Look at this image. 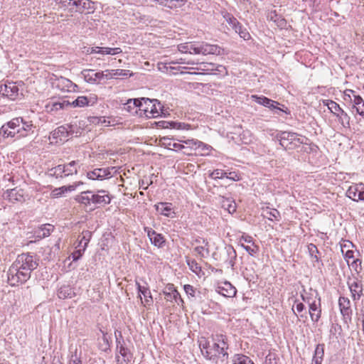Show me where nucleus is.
Returning a JSON list of instances; mask_svg holds the SVG:
<instances>
[{
  "label": "nucleus",
  "instance_id": "obj_25",
  "mask_svg": "<svg viewBox=\"0 0 364 364\" xmlns=\"http://www.w3.org/2000/svg\"><path fill=\"white\" fill-rule=\"evenodd\" d=\"M58 87L63 92H75L77 85L69 79L60 77L58 80Z\"/></svg>",
  "mask_w": 364,
  "mask_h": 364
},
{
  "label": "nucleus",
  "instance_id": "obj_41",
  "mask_svg": "<svg viewBox=\"0 0 364 364\" xmlns=\"http://www.w3.org/2000/svg\"><path fill=\"white\" fill-rule=\"evenodd\" d=\"M225 253L228 257V259L225 261L228 265L232 267L235 265V259H236L237 254L235 250L232 246H228L225 248Z\"/></svg>",
  "mask_w": 364,
  "mask_h": 364
},
{
  "label": "nucleus",
  "instance_id": "obj_52",
  "mask_svg": "<svg viewBox=\"0 0 364 364\" xmlns=\"http://www.w3.org/2000/svg\"><path fill=\"white\" fill-rule=\"evenodd\" d=\"M100 180L112 177V173L109 168H97Z\"/></svg>",
  "mask_w": 364,
  "mask_h": 364
},
{
  "label": "nucleus",
  "instance_id": "obj_8",
  "mask_svg": "<svg viewBox=\"0 0 364 364\" xmlns=\"http://www.w3.org/2000/svg\"><path fill=\"white\" fill-rule=\"evenodd\" d=\"M348 286L351 293L353 300H359L363 294L362 277L360 275L353 274L352 277L348 278Z\"/></svg>",
  "mask_w": 364,
  "mask_h": 364
},
{
  "label": "nucleus",
  "instance_id": "obj_39",
  "mask_svg": "<svg viewBox=\"0 0 364 364\" xmlns=\"http://www.w3.org/2000/svg\"><path fill=\"white\" fill-rule=\"evenodd\" d=\"M122 52L120 48H109L97 46V53L101 55H114Z\"/></svg>",
  "mask_w": 364,
  "mask_h": 364
},
{
  "label": "nucleus",
  "instance_id": "obj_30",
  "mask_svg": "<svg viewBox=\"0 0 364 364\" xmlns=\"http://www.w3.org/2000/svg\"><path fill=\"white\" fill-rule=\"evenodd\" d=\"M147 235L151 244L156 247H161L165 242V240L162 235L157 233L154 230H149L147 231Z\"/></svg>",
  "mask_w": 364,
  "mask_h": 364
},
{
  "label": "nucleus",
  "instance_id": "obj_46",
  "mask_svg": "<svg viewBox=\"0 0 364 364\" xmlns=\"http://www.w3.org/2000/svg\"><path fill=\"white\" fill-rule=\"evenodd\" d=\"M252 99L257 104L263 105L266 107L272 103L271 99H269L264 96L252 95Z\"/></svg>",
  "mask_w": 364,
  "mask_h": 364
},
{
  "label": "nucleus",
  "instance_id": "obj_44",
  "mask_svg": "<svg viewBox=\"0 0 364 364\" xmlns=\"http://www.w3.org/2000/svg\"><path fill=\"white\" fill-rule=\"evenodd\" d=\"M232 362V364H254L249 357L242 354L235 355Z\"/></svg>",
  "mask_w": 364,
  "mask_h": 364
},
{
  "label": "nucleus",
  "instance_id": "obj_12",
  "mask_svg": "<svg viewBox=\"0 0 364 364\" xmlns=\"http://www.w3.org/2000/svg\"><path fill=\"white\" fill-rule=\"evenodd\" d=\"M194 252L200 258H207L210 255L209 243L204 238L199 237L194 240Z\"/></svg>",
  "mask_w": 364,
  "mask_h": 364
},
{
  "label": "nucleus",
  "instance_id": "obj_50",
  "mask_svg": "<svg viewBox=\"0 0 364 364\" xmlns=\"http://www.w3.org/2000/svg\"><path fill=\"white\" fill-rule=\"evenodd\" d=\"M251 245L241 244V246L252 256L255 255L259 252V247L255 243H250Z\"/></svg>",
  "mask_w": 364,
  "mask_h": 364
},
{
  "label": "nucleus",
  "instance_id": "obj_63",
  "mask_svg": "<svg viewBox=\"0 0 364 364\" xmlns=\"http://www.w3.org/2000/svg\"><path fill=\"white\" fill-rule=\"evenodd\" d=\"M87 176L88 178H90L91 180H96V179L100 180V176H98L97 168H95V170H93L92 171L87 172Z\"/></svg>",
  "mask_w": 364,
  "mask_h": 364
},
{
  "label": "nucleus",
  "instance_id": "obj_7",
  "mask_svg": "<svg viewBox=\"0 0 364 364\" xmlns=\"http://www.w3.org/2000/svg\"><path fill=\"white\" fill-rule=\"evenodd\" d=\"M8 281L11 286H18L23 284L30 279L28 272L22 271L20 268L11 264L9 267L8 273Z\"/></svg>",
  "mask_w": 364,
  "mask_h": 364
},
{
  "label": "nucleus",
  "instance_id": "obj_32",
  "mask_svg": "<svg viewBox=\"0 0 364 364\" xmlns=\"http://www.w3.org/2000/svg\"><path fill=\"white\" fill-rule=\"evenodd\" d=\"M52 138L56 139V142L58 141H65L68 136V131L67 127L65 126H60L55 129L52 133Z\"/></svg>",
  "mask_w": 364,
  "mask_h": 364
},
{
  "label": "nucleus",
  "instance_id": "obj_15",
  "mask_svg": "<svg viewBox=\"0 0 364 364\" xmlns=\"http://www.w3.org/2000/svg\"><path fill=\"white\" fill-rule=\"evenodd\" d=\"M70 107V102L65 99H51L46 105V109L48 112H57Z\"/></svg>",
  "mask_w": 364,
  "mask_h": 364
},
{
  "label": "nucleus",
  "instance_id": "obj_36",
  "mask_svg": "<svg viewBox=\"0 0 364 364\" xmlns=\"http://www.w3.org/2000/svg\"><path fill=\"white\" fill-rule=\"evenodd\" d=\"M91 237L92 232L83 230L78 237L77 247H82L84 249H86Z\"/></svg>",
  "mask_w": 364,
  "mask_h": 364
},
{
  "label": "nucleus",
  "instance_id": "obj_56",
  "mask_svg": "<svg viewBox=\"0 0 364 364\" xmlns=\"http://www.w3.org/2000/svg\"><path fill=\"white\" fill-rule=\"evenodd\" d=\"M226 173L224 170L215 169L210 174V176L213 179L223 178L225 177Z\"/></svg>",
  "mask_w": 364,
  "mask_h": 364
},
{
  "label": "nucleus",
  "instance_id": "obj_60",
  "mask_svg": "<svg viewBox=\"0 0 364 364\" xmlns=\"http://www.w3.org/2000/svg\"><path fill=\"white\" fill-rule=\"evenodd\" d=\"M184 291L188 296L195 297L196 289L190 284H186L183 287Z\"/></svg>",
  "mask_w": 364,
  "mask_h": 364
},
{
  "label": "nucleus",
  "instance_id": "obj_45",
  "mask_svg": "<svg viewBox=\"0 0 364 364\" xmlns=\"http://www.w3.org/2000/svg\"><path fill=\"white\" fill-rule=\"evenodd\" d=\"M161 4L170 9L181 7L184 5L183 0H161Z\"/></svg>",
  "mask_w": 364,
  "mask_h": 364
},
{
  "label": "nucleus",
  "instance_id": "obj_31",
  "mask_svg": "<svg viewBox=\"0 0 364 364\" xmlns=\"http://www.w3.org/2000/svg\"><path fill=\"white\" fill-rule=\"evenodd\" d=\"M75 295L74 289L69 285H63L58 291V296L61 299H71Z\"/></svg>",
  "mask_w": 364,
  "mask_h": 364
},
{
  "label": "nucleus",
  "instance_id": "obj_54",
  "mask_svg": "<svg viewBox=\"0 0 364 364\" xmlns=\"http://www.w3.org/2000/svg\"><path fill=\"white\" fill-rule=\"evenodd\" d=\"M146 98L142 97L140 99H131L128 101V103H131L133 102V104L135 107H139V111L142 112V108H144V102Z\"/></svg>",
  "mask_w": 364,
  "mask_h": 364
},
{
  "label": "nucleus",
  "instance_id": "obj_23",
  "mask_svg": "<svg viewBox=\"0 0 364 364\" xmlns=\"http://www.w3.org/2000/svg\"><path fill=\"white\" fill-rule=\"evenodd\" d=\"M106 79L119 78L127 76L133 75L132 73H130L129 70L116 69V70H107L105 71Z\"/></svg>",
  "mask_w": 364,
  "mask_h": 364
},
{
  "label": "nucleus",
  "instance_id": "obj_16",
  "mask_svg": "<svg viewBox=\"0 0 364 364\" xmlns=\"http://www.w3.org/2000/svg\"><path fill=\"white\" fill-rule=\"evenodd\" d=\"M73 13H83L95 9L94 2L90 0H73Z\"/></svg>",
  "mask_w": 364,
  "mask_h": 364
},
{
  "label": "nucleus",
  "instance_id": "obj_18",
  "mask_svg": "<svg viewBox=\"0 0 364 364\" xmlns=\"http://www.w3.org/2000/svg\"><path fill=\"white\" fill-rule=\"evenodd\" d=\"M218 294L225 297H233L236 295V288L229 282H225L217 287Z\"/></svg>",
  "mask_w": 364,
  "mask_h": 364
},
{
  "label": "nucleus",
  "instance_id": "obj_22",
  "mask_svg": "<svg viewBox=\"0 0 364 364\" xmlns=\"http://www.w3.org/2000/svg\"><path fill=\"white\" fill-rule=\"evenodd\" d=\"M156 210L161 215L169 217L174 218L175 212L173 210L172 204L169 203H159L155 205Z\"/></svg>",
  "mask_w": 364,
  "mask_h": 364
},
{
  "label": "nucleus",
  "instance_id": "obj_59",
  "mask_svg": "<svg viewBox=\"0 0 364 364\" xmlns=\"http://www.w3.org/2000/svg\"><path fill=\"white\" fill-rule=\"evenodd\" d=\"M69 364H82V360L80 356L77 355V350L72 354L69 359Z\"/></svg>",
  "mask_w": 364,
  "mask_h": 364
},
{
  "label": "nucleus",
  "instance_id": "obj_42",
  "mask_svg": "<svg viewBox=\"0 0 364 364\" xmlns=\"http://www.w3.org/2000/svg\"><path fill=\"white\" fill-rule=\"evenodd\" d=\"M162 143L164 145L166 146V147L167 149H171V150H173V149L181 150V149H183V148L184 146L183 144L174 142L171 139L165 138V137L162 139Z\"/></svg>",
  "mask_w": 364,
  "mask_h": 364
},
{
  "label": "nucleus",
  "instance_id": "obj_61",
  "mask_svg": "<svg viewBox=\"0 0 364 364\" xmlns=\"http://www.w3.org/2000/svg\"><path fill=\"white\" fill-rule=\"evenodd\" d=\"M190 43H181L178 46V50L183 53H189Z\"/></svg>",
  "mask_w": 364,
  "mask_h": 364
},
{
  "label": "nucleus",
  "instance_id": "obj_53",
  "mask_svg": "<svg viewBox=\"0 0 364 364\" xmlns=\"http://www.w3.org/2000/svg\"><path fill=\"white\" fill-rule=\"evenodd\" d=\"M235 31L240 35L244 40H248L250 38V35L246 28H243L240 23V27H237Z\"/></svg>",
  "mask_w": 364,
  "mask_h": 364
},
{
  "label": "nucleus",
  "instance_id": "obj_43",
  "mask_svg": "<svg viewBox=\"0 0 364 364\" xmlns=\"http://www.w3.org/2000/svg\"><path fill=\"white\" fill-rule=\"evenodd\" d=\"M77 162L75 161H72L68 164H64L65 167V176H68L70 175L76 174L77 173Z\"/></svg>",
  "mask_w": 364,
  "mask_h": 364
},
{
  "label": "nucleus",
  "instance_id": "obj_5",
  "mask_svg": "<svg viewBox=\"0 0 364 364\" xmlns=\"http://www.w3.org/2000/svg\"><path fill=\"white\" fill-rule=\"evenodd\" d=\"M145 116L148 118H156L164 114V107L161 103L156 100L146 98L144 102V108H142Z\"/></svg>",
  "mask_w": 364,
  "mask_h": 364
},
{
  "label": "nucleus",
  "instance_id": "obj_24",
  "mask_svg": "<svg viewBox=\"0 0 364 364\" xmlns=\"http://www.w3.org/2000/svg\"><path fill=\"white\" fill-rule=\"evenodd\" d=\"M6 198L11 203L23 202L25 200L23 190L11 189L6 191Z\"/></svg>",
  "mask_w": 364,
  "mask_h": 364
},
{
  "label": "nucleus",
  "instance_id": "obj_28",
  "mask_svg": "<svg viewBox=\"0 0 364 364\" xmlns=\"http://www.w3.org/2000/svg\"><path fill=\"white\" fill-rule=\"evenodd\" d=\"M183 143L184 144L183 149H189L190 150H198L201 149L202 151L204 149H208V147L205 144L198 140L188 139L183 141Z\"/></svg>",
  "mask_w": 364,
  "mask_h": 364
},
{
  "label": "nucleus",
  "instance_id": "obj_34",
  "mask_svg": "<svg viewBox=\"0 0 364 364\" xmlns=\"http://www.w3.org/2000/svg\"><path fill=\"white\" fill-rule=\"evenodd\" d=\"M92 191H83L80 194L76 196L75 200L85 206L92 205Z\"/></svg>",
  "mask_w": 364,
  "mask_h": 364
},
{
  "label": "nucleus",
  "instance_id": "obj_58",
  "mask_svg": "<svg viewBox=\"0 0 364 364\" xmlns=\"http://www.w3.org/2000/svg\"><path fill=\"white\" fill-rule=\"evenodd\" d=\"M227 22L234 30H237V27H240V23L234 16H228Z\"/></svg>",
  "mask_w": 364,
  "mask_h": 364
},
{
  "label": "nucleus",
  "instance_id": "obj_1",
  "mask_svg": "<svg viewBox=\"0 0 364 364\" xmlns=\"http://www.w3.org/2000/svg\"><path fill=\"white\" fill-rule=\"evenodd\" d=\"M227 341V337L225 335L215 334L213 336L211 343L205 342L200 345L202 354L206 359L213 360L215 363L219 361L225 362L228 358Z\"/></svg>",
  "mask_w": 364,
  "mask_h": 364
},
{
  "label": "nucleus",
  "instance_id": "obj_13",
  "mask_svg": "<svg viewBox=\"0 0 364 364\" xmlns=\"http://www.w3.org/2000/svg\"><path fill=\"white\" fill-rule=\"evenodd\" d=\"M92 205L105 206L110 203L111 198L107 191L98 190L97 192L92 191Z\"/></svg>",
  "mask_w": 364,
  "mask_h": 364
},
{
  "label": "nucleus",
  "instance_id": "obj_17",
  "mask_svg": "<svg viewBox=\"0 0 364 364\" xmlns=\"http://www.w3.org/2000/svg\"><path fill=\"white\" fill-rule=\"evenodd\" d=\"M338 306L341 314L344 319H350L352 315V309L350 308V301L348 298L340 296L338 299Z\"/></svg>",
  "mask_w": 364,
  "mask_h": 364
},
{
  "label": "nucleus",
  "instance_id": "obj_38",
  "mask_svg": "<svg viewBox=\"0 0 364 364\" xmlns=\"http://www.w3.org/2000/svg\"><path fill=\"white\" fill-rule=\"evenodd\" d=\"M262 215L270 220H279L280 213L277 209H270L268 207L263 208Z\"/></svg>",
  "mask_w": 364,
  "mask_h": 364
},
{
  "label": "nucleus",
  "instance_id": "obj_26",
  "mask_svg": "<svg viewBox=\"0 0 364 364\" xmlns=\"http://www.w3.org/2000/svg\"><path fill=\"white\" fill-rule=\"evenodd\" d=\"M195 65H198V66L196 68H192L191 69H195V70H201V71H206V72L214 71V70L221 72L222 71L221 69L224 68V67L222 65H216L215 64L212 63H205V62L195 63Z\"/></svg>",
  "mask_w": 364,
  "mask_h": 364
},
{
  "label": "nucleus",
  "instance_id": "obj_21",
  "mask_svg": "<svg viewBox=\"0 0 364 364\" xmlns=\"http://www.w3.org/2000/svg\"><path fill=\"white\" fill-rule=\"evenodd\" d=\"M309 306V314L313 322L316 323L321 316V299L315 300Z\"/></svg>",
  "mask_w": 364,
  "mask_h": 364
},
{
  "label": "nucleus",
  "instance_id": "obj_20",
  "mask_svg": "<svg viewBox=\"0 0 364 364\" xmlns=\"http://www.w3.org/2000/svg\"><path fill=\"white\" fill-rule=\"evenodd\" d=\"M97 102L95 96H79L75 100L70 102V107H84L85 106H92Z\"/></svg>",
  "mask_w": 364,
  "mask_h": 364
},
{
  "label": "nucleus",
  "instance_id": "obj_35",
  "mask_svg": "<svg viewBox=\"0 0 364 364\" xmlns=\"http://www.w3.org/2000/svg\"><path fill=\"white\" fill-rule=\"evenodd\" d=\"M302 300L310 305L315 300L321 299L316 290L310 289L309 291H304L301 294Z\"/></svg>",
  "mask_w": 364,
  "mask_h": 364
},
{
  "label": "nucleus",
  "instance_id": "obj_33",
  "mask_svg": "<svg viewBox=\"0 0 364 364\" xmlns=\"http://www.w3.org/2000/svg\"><path fill=\"white\" fill-rule=\"evenodd\" d=\"M324 355V346L318 344L315 348L311 364H322Z\"/></svg>",
  "mask_w": 364,
  "mask_h": 364
},
{
  "label": "nucleus",
  "instance_id": "obj_55",
  "mask_svg": "<svg viewBox=\"0 0 364 364\" xmlns=\"http://www.w3.org/2000/svg\"><path fill=\"white\" fill-rule=\"evenodd\" d=\"M75 248H77V250L72 253V258L73 261L78 260L82 256L84 252L86 250L82 247H77V245Z\"/></svg>",
  "mask_w": 364,
  "mask_h": 364
},
{
  "label": "nucleus",
  "instance_id": "obj_48",
  "mask_svg": "<svg viewBox=\"0 0 364 364\" xmlns=\"http://www.w3.org/2000/svg\"><path fill=\"white\" fill-rule=\"evenodd\" d=\"M90 122L95 124L101 125L102 127H108L110 125V122L107 120L105 117H93Z\"/></svg>",
  "mask_w": 364,
  "mask_h": 364
},
{
  "label": "nucleus",
  "instance_id": "obj_64",
  "mask_svg": "<svg viewBox=\"0 0 364 364\" xmlns=\"http://www.w3.org/2000/svg\"><path fill=\"white\" fill-rule=\"evenodd\" d=\"M225 178L232 180V181H235L240 180V176H238V174L236 172H229V173L227 172Z\"/></svg>",
  "mask_w": 364,
  "mask_h": 364
},
{
  "label": "nucleus",
  "instance_id": "obj_19",
  "mask_svg": "<svg viewBox=\"0 0 364 364\" xmlns=\"http://www.w3.org/2000/svg\"><path fill=\"white\" fill-rule=\"evenodd\" d=\"M84 79L89 83H95L105 78V72L95 73L93 70H84L82 72Z\"/></svg>",
  "mask_w": 364,
  "mask_h": 364
},
{
  "label": "nucleus",
  "instance_id": "obj_51",
  "mask_svg": "<svg viewBox=\"0 0 364 364\" xmlns=\"http://www.w3.org/2000/svg\"><path fill=\"white\" fill-rule=\"evenodd\" d=\"M187 263L190 269L193 272L196 273V274H198L201 272V267L196 260H188Z\"/></svg>",
  "mask_w": 364,
  "mask_h": 364
},
{
  "label": "nucleus",
  "instance_id": "obj_4",
  "mask_svg": "<svg viewBox=\"0 0 364 364\" xmlns=\"http://www.w3.org/2000/svg\"><path fill=\"white\" fill-rule=\"evenodd\" d=\"M323 104L327 106L330 112L336 116L338 120L344 128H350V117L336 102L330 100H323Z\"/></svg>",
  "mask_w": 364,
  "mask_h": 364
},
{
  "label": "nucleus",
  "instance_id": "obj_49",
  "mask_svg": "<svg viewBox=\"0 0 364 364\" xmlns=\"http://www.w3.org/2000/svg\"><path fill=\"white\" fill-rule=\"evenodd\" d=\"M163 124H166V125H163L164 127L166 128H173L177 129H186L188 126L184 123L176 122H163Z\"/></svg>",
  "mask_w": 364,
  "mask_h": 364
},
{
  "label": "nucleus",
  "instance_id": "obj_6",
  "mask_svg": "<svg viewBox=\"0 0 364 364\" xmlns=\"http://www.w3.org/2000/svg\"><path fill=\"white\" fill-rule=\"evenodd\" d=\"M120 338L116 339L117 342V352L119 355H117V364H129L132 360L133 355L125 346L124 341L122 338L121 333H119Z\"/></svg>",
  "mask_w": 364,
  "mask_h": 364
},
{
  "label": "nucleus",
  "instance_id": "obj_37",
  "mask_svg": "<svg viewBox=\"0 0 364 364\" xmlns=\"http://www.w3.org/2000/svg\"><path fill=\"white\" fill-rule=\"evenodd\" d=\"M58 9L70 14L73 13V0H55Z\"/></svg>",
  "mask_w": 364,
  "mask_h": 364
},
{
  "label": "nucleus",
  "instance_id": "obj_3",
  "mask_svg": "<svg viewBox=\"0 0 364 364\" xmlns=\"http://www.w3.org/2000/svg\"><path fill=\"white\" fill-rule=\"evenodd\" d=\"M222 48L217 46L209 44L208 43L201 42L198 43H190L189 53L190 54H203L206 55H220L222 53Z\"/></svg>",
  "mask_w": 364,
  "mask_h": 364
},
{
  "label": "nucleus",
  "instance_id": "obj_11",
  "mask_svg": "<svg viewBox=\"0 0 364 364\" xmlns=\"http://www.w3.org/2000/svg\"><path fill=\"white\" fill-rule=\"evenodd\" d=\"M346 196L353 201L364 200V183H354L349 186Z\"/></svg>",
  "mask_w": 364,
  "mask_h": 364
},
{
  "label": "nucleus",
  "instance_id": "obj_47",
  "mask_svg": "<svg viewBox=\"0 0 364 364\" xmlns=\"http://www.w3.org/2000/svg\"><path fill=\"white\" fill-rule=\"evenodd\" d=\"M50 174L55 177L65 176V167L64 165L60 164L50 170Z\"/></svg>",
  "mask_w": 364,
  "mask_h": 364
},
{
  "label": "nucleus",
  "instance_id": "obj_9",
  "mask_svg": "<svg viewBox=\"0 0 364 364\" xmlns=\"http://www.w3.org/2000/svg\"><path fill=\"white\" fill-rule=\"evenodd\" d=\"M279 143L285 149L289 148V145L297 146L303 144V140L299 137V134L295 132H282L278 136Z\"/></svg>",
  "mask_w": 364,
  "mask_h": 364
},
{
  "label": "nucleus",
  "instance_id": "obj_14",
  "mask_svg": "<svg viewBox=\"0 0 364 364\" xmlns=\"http://www.w3.org/2000/svg\"><path fill=\"white\" fill-rule=\"evenodd\" d=\"M136 285L138 291L140 294L139 297L141 304H143L144 306H150L153 302V299L148 284L145 282V285L142 286L137 280H136Z\"/></svg>",
  "mask_w": 364,
  "mask_h": 364
},
{
  "label": "nucleus",
  "instance_id": "obj_29",
  "mask_svg": "<svg viewBox=\"0 0 364 364\" xmlns=\"http://www.w3.org/2000/svg\"><path fill=\"white\" fill-rule=\"evenodd\" d=\"M54 226L50 224H44L35 230L36 238L42 239L48 237L53 231Z\"/></svg>",
  "mask_w": 364,
  "mask_h": 364
},
{
  "label": "nucleus",
  "instance_id": "obj_40",
  "mask_svg": "<svg viewBox=\"0 0 364 364\" xmlns=\"http://www.w3.org/2000/svg\"><path fill=\"white\" fill-rule=\"evenodd\" d=\"M220 203L222 207L227 210L229 213H233L236 210V205L233 200L225 197L221 198Z\"/></svg>",
  "mask_w": 364,
  "mask_h": 364
},
{
  "label": "nucleus",
  "instance_id": "obj_2",
  "mask_svg": "<svg viewBox=\"0 0 364 364\" xmlns=\"http://www.w3.org/2000/svg\"><path fill=\"white\" fill-rule=\"evenodd\" d=\"M12 264L22 271L28 272L31 277V272L38 266V260L34 255L22 253L17 256Z\"/></svg>",
  "mask_w": 364,
  "mask_h": 364
},
{
  "label": "nucleus",
  "instance_id": "obj_57",
  "mask_svg": "<svg viewBox=\"0 0 364 364\" xmlns=\"http://www.w3.org/2000/svg\"><path fill=\"white\" fill-rule=\"evenodd\" d=\"M308 250H309L310 255L312 257H314L316 259V261H318V257H317L318 250L316 246L315 245L311 243L308 245Z\"/></svg>",
  "mask_w": 364,
  "mask_h": 364
},
{
  "label": "nucleus",
  "instance_id": "obj_62",
  "mask_svg": "<svg viewBox=\"0 0 364 364\" xmlns=\"http://www.w3.org/2000/svg\"><path fill=\"white\" fill-rule=\"evenodd\" d=\"M352 267L355 269L356 271V275H360L359 273L362 269L361 267V261L358 259L354 260L352 263Z\"/></svg>",
  "mask_w": 364,
  "mask_h": 364
},
{
  "label": "nucleus",
  "instance_id": "obj_10",
  "mask_svg": "<svg viewBox=\"0 0 364 364\" xmlns=\"http://www.w3.org/2000/svg\"><path fill=\"white\" fill-rule=\"evenodd\" d=\"M21 93L16 82H8L0 85V95L6 97L11 100H16Z\"/></svg>",
  "mask_w": 364,
  "mask_h": 364
},
{
  "label": "nucleus",
  "instance_id": "obj_27",
  "mask_svg": "<svg viewBox=\"0 0 364 364\" xmlns=\"http://www.w3.org/2000/svg\"><path fill=\"white\" fill-rule=\"evenodd\" d=\"M164 294L166 296V299L168 301H171L172 299L175 300L177 302V299H180L181 301L183 300L181 298V295L178 291L176 289L173 284H168L165 290L164 291Z\"/></svg>",
  "mask_w": 364,
  "mask_h": 364
}]
</instances>
